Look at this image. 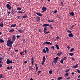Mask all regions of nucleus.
I'll return each instance as SVG.
<instances>
[{"label":"nucleus","instance_id":"f257e3e1","mask_svg":"<svg viewBox=\"0 0 80 80\" xmlns=\"http://www.w3.org/2000/svg\"><path fill=\"white\" fill-rule=\"evenodd\" d=\"M13 43V41H11L8 39L7 42V46H8V47H12Z\"/></svg>","mask_w":80,"mask_h":80},{"label":"nucleus","instance_id":"f03ea898","mask_svg":"<svg viewBox=\"0 0 80 80\" xmlns=\"http://www.w3.org/2000/svg\"><path fill=\"white\" fill-rule=\"evenodd\" d=\"M46 60V58H45V57L44 56L43 57V61L41 63L42 65H44L45 63V60Z\"/></svg>","mask_w":80,"mask_h":80},{"label":"nucleus","instance_id":"7ed1b4c3","mask_svg":"<svg viewBox=\"0 0 80 80\" xmlns=\"http://www.w3.org/2000/svg\"><path fill=\"white\" fill-rule=\"evenodd\" d=\"M58 57H57L56 58L54 59V62L56 64V63H57V61H58Z\"/></svg>","mask_w":80,"mask_h":80},{"label":"nucleus","instance_id":"20e7f679","mask_svg":"<svg viewBox=\"0 0 80 80\" xmlns=\"http://www.w3.org/2000/svg\"><path fill=\"white\" fill-rule=\"evenodd\" d=\"M6 63L7 64H9V63H12V60L10 61L9 59L7 60Z\"/></svg>","mask_w":80,"mask_h":80},{"label":"nucleus","instance_id":"39448f33","mask_svg":"<svg viewBox=\"0 0 80 80\" xmlns=\"http://www.w3.org/2000/svg\"><path fill=\"white\" fill-rule=\"evenodd\" d=\"M34 58L33 57H32L31 58V62L32 63V65H33V62H34V61L33 60H34Z\"/></svg>","mask_w":80,"mask_h":80},{"label":"nucleus","instance_id":"423d86ee","mask_svg":"<svg viewBox=\"0 0 80 80\" xmlns=\"http://www.w3.org/2000/svg\"><path fill=\"white\" fill-rule=\"evenodd\" d=\"M36 20L39 22L40 21V18L39 17H36Z\"/></svg>","mask_w":80,"mask_h":80},{"label":"nucleus","instance_id":"0eeeda50","mask_svg":"<svg viewBox=\"0 0 80 80\" xmlns=\"http://www.w3.org/2000/svg\"><path fill=\"white\" fill-rule=\"evenodd\" d=\"M42 10H43L42 12H44L45 11L47 10V8L44 6L42 7Z\"/></svg>","mask_w":80,"mask_h":80},{"label":"nucleus","instance_id":"6e6552de","mask_svg":"<svg viewBox=\"0 0 80 80\" xmlns=\"http://www.w3.org/2000/svg\"><path fill=\"white\" fill-rule=\"evenodd\" d=\"M68 36L70 37H73V35L72 33H69L68 34Z\"/></svg>","mask_w":80,"mask_h":80},{"label":"nucleus","instance_id":"1a4fd4ad","mask_svg":"<svg viewBox=\"0 0 80 80\" xmlns=\"http://www.w3.org/2000/svg\"><path fill=\"white\" fill-rule=\"evenodd\" d=\"M50 42L46 41L43 43V44H47V45H49Z\"/></svg>","mask_w":80,"mask_h":80},{"label":"nucleus","instance_id":"9d476101","mask_svg":"<svg viewBox=\"0 0 80 80\" xmlns=\"http://www.w3.org/2000/svg\"><path fill=\"white\" fill-rule=\"evenodd\" d=\"M47 28L45 27L44 30V32L45 33L47 32Z\"/></svg>","mask_w":80,"mask_h":80},{"label":"nucleus","instance_id":"9b49d317","mask_svg":"<svg viewBox=\"0 0 80 80\" xmlns=\"http://www.w3.org/2000/svg\"><path fill=\"white\" fill-rule=\"evenodd\" d=\"M14 32V29H11L9 31V33H12Z\"/></svg>","mask_w":80,"mask_h":80},{"label":"nucleus","instance_id":"f8f14e48","mask_svg":"<svg viewBox=\"0 0 80 80\" xmlns=\"http://www.w3.org/2000/svg\"><path fill=\"white\" fill-rule=\"evenodd\" d=\"M11 13L12 14H14V13H15V12H14L13 8L12 9Z\"/></svg>","mask_w":80,"mask_h":80},{"label":"nucleus","instance_id":"ddd939ff","mask_svg":"<svg viewBox=\"0 0 80 80\" xmlns=\"http://www.w3.org/2000/svg\"><path fill=\"white\" fill-rule=\"evenodd\" d=\"M45 49L46 50L47 53H48V52L49 51V49H48V48L47 47H46Z\"/></svg>","mask_w":80,"mask_h":80},{"label":"nucleus","instance_id":"4468645a","mask_svg":"<svg viewBox=\"0 0 80 80\" xmlns=\"http://www.w3.org/2000/svg\"><path fill=\"white\" fill-rule=\"evenodd\" d=\"M55 46L56 47V48L57 50H59V46H58V45L56 44L55 45Z\"/></svg>","mask_w":80,"mask_h":80},{"label":"nucleus","instance_id":"2eb2a0df","mask_svg":"<svg viewBox=\"0 0 80 80\" xmlns=\"http://www.w3.org/2000/svg\"><path fill=\"white\" fill-rule=\"evenodd\" d=\"M63 52H59L58 53V56H60V55H62Z\"/></svg>","mask_w":80,"mask_h":80},{"label":"nucleus","instance_id":"dca6fc26","mask_svg":"<svg viewBox=\"0 0 80 80\" xmlns=\"http://www.w3.org/2000/svg\"><path fill=\"white\" fill-rule=\"evenodd\" d=\"M16 27V24H13L11 26V27Z\"/></svg>","mask_w":80,"mask_h":80},{"label":"nucleus","instance_id":"f3484780","mask_svg":"<svg viewBox=\"0 0 80 80\" xmlns=\"http://www.w3.org/2000/svg\"><path fill=\"white\" fill-rule=\"evenodd\" d=\"M23 18H27V14L26 15H25L23 16H22Z\"/></svg>","mask_w":80,"mask_h":80},{"label":"nucleus","instance_id":"a211bd4d","mask_svg":"<svg viewBox=\"0 0 80 80\" xmlns=\"http://www.w3.org/2000/svg\"><path fill=\"white\" fill-rule=\"evenodd\" d=\"M0 43H4V40L2 39H0Z\"/></svg>","mask_w":80,"mask_h":80},{"label":"nucleus","instance_id":"6ab92c4d","mask_svg":"<svg viewBox=\"0 0 80 80\" xmlns=\"http://www.w3.org/2000/svg\"><path fill=\"white\" fill-rule=\"evenodd\" d=\"M36 14H37V15L40 16V17H42V14L41 13H36Z\"/></svg>","mask_w":80,"mask_h":80},{"label":"nucleus","instance_id":"aec40b11","mask_svg":"<svg viewBox=\"0 0 80 80\" xmlns=\"http://www.w3.org/2000/svg\"><path fill=\"white\" fill-rule=\"evenodd\" d=\"M3 74H1L0 75V78H3Z\"/></svg>","mask_w":80,"mask_h":80},{"label":"nucleus","instance_id":"412c9836","mask_svg":"<svg viewBox=\"0 0 80 80\" xmlns=\"http://www.w3.org/2000/svg\"><path fill=\"white\" fill-rule=\"evenodd\" d=\"M12 40H13V41H15V35L13 36Z\"/></svg>","mask_w":80,"mask_h":80},{"label":"nucleus","instance_id":"4be33fe9","mask_svg":"<svg viewBox=\"0 0 80 80\" xmlns=\"http://www.w3.org/2000/svg\"><path fill=\"white\" fill-rule=\"evenodd\" d=\"M18 32H20V33H23L24 32V31L21 30L20 29L18 30Z\"/></svg>","mask_w":80,"mask_h":80},{"label":"nucleus","instance_id":"5701e85b","mask_svg":"<svg viewBox=\"0 0 80 80\" xmlns=\"http://www.w3.org/2000/svg\"><path fill=\"white\" fill-rule=\"evenodd\" d=\"M69 14L70 15H72V16H74V15H75V14H74V13H73L72 12L70 13Z\"/></svg>","mask_w":80,"mask_h":80},{"label":"nucleus","instance_id":"b1692460","mask_svg":"<svg viewBox=\"0 0 80 80\" xmlns=\"http://www.w3.org/2000/svg\"><path fill=\"white\" fill-rule=\"evenodd\" d=\"M0 27H3V23H1L0 24Z\"/></svg>","mask_w":80,"mask_h":80},{"label":"nucleus","instance_id":"393cba45","mask_svg":"<svg viewBox=\"0 0 80 80\" xmlns=\"http://www.w3.org/2000/svg\"><path fill=\"white\" fill-rule=\"evenodd\" d=\"M43 26H44V27H47V26H49V25L48 24H43Z\"/></svg>","mask_w":80,"mask_h":80},{"label":"nucleus","instance_id":"a878e982","mask_svg":"<svg viewBox=\"0 0 80 80\" xmlns=\"http://www.w3.org/2000/svg\"><path fill=\"white\" fill-rule=\"evenodd\" d=\"M78 65L77 64H76L74 66V68H78Z\"/></svg>","mask_w":80,"mask_h":80},{"label":"nucleus","instance_id":"bb28decb","mask_svg":"<svg viewBox=\"0 0 80 80\" xmlns=\"http://www.w3.org/2000/svg\"><path fill=\"white\" fill-rule=\"evenodd\" d=\"M69 55H70V56H73V53H68Z\"/></svg>","mask_w":80,"mask_h":80},{"label":"nucleus","instance_id":"cd10ccee","mask_svg":"<svg viewBox=\"0 0 80 80\" xmlns=\"http://www.w3.org/2000/svg\"><path fill=\"white\" fill-rule=\"evenodd\" d=\"M22 10V8H18L17 9V10Z\"/></svg>","mask_w":80,"mask_h":80},{"label":"nucleus","instance_id":"c85d7f7f","mask_svg":"<svg viewBox=\"0 0 80 80\" xmlns=\"http://www.w3.org/2000/svg\"><path fill=\"white\" fill-rule=\"evenodd\" d=\"M18 13H22V14L24 13V12H22L21 11H18Z\"/></svg>","mask_w":80,"mask_h":80},{"label":"nucleus","instance_id":"c756f323","mask_svg":"<svg viewBox=\"0 0 80 80\" xmlns=\"http://www.w3.org/2000/svg\"><path fill=\"white\" fill-rule=\"evenodd\" d=\"M48 21L50 22H52V23H53V22H55V21L53 20H52V21L49 20Z\"/></svg>","mask_w":80,"mask_h":80},{"label":"nucleus","instance_id":"7c9ffc66","mask_svg":"<svg viewBox=\"0 0 80 80\" xmlns=\"http://www.w3.org/2000/svg\"><path fill=\"white\" fill-rule=\"evenodd\" d=\"M73 50H74V49L73 48H72L71 49L70 52H73Z\"/></svg>","mask_w":80,"mask_h":80},{"label":"nucleus","instance_id":"2f4dec72","mask_svg":"<svg viewBox=\"0 0 80 80\" xmlns=\"http://www.w3.org/2000/svg\"><path fill=\"white\" fill-rule=\"evenodd\" d=\"M59 39H60V38L58 37V36H57L56 37V40H58Z\"/></svg>","mask_w":80,"mask_h":80},{"label":"nucleus","instance_id":"473e14b6","mask_svg":"<svg viewBox=\"0 0 80 80\" xmlns=\"http://www.w3.org/2000/svg\"><path fill=\"white\" fill-rule=\"evenodd\" d=\"M10 6V5H9V4H8L6 5V7L7 8H8Z\"/></svg>","mask_w":80,"mask_h":80},{"label":"nucleus","instance_id":"72a5a7b5","mask_svg":"<svg viewBox=\"0 0 80 80\" xmlns=\"http://www.w3.org/2000/svg\"><path fill=\"white\" fill-rule=\"evenodd\" d=\"M49 74H50V75H51L52 73V71L51 70H50L49 71Z\"/></svg>","mask_w":80,"mask_h":80},{"label":"nucleus","instance_id":"f704fd0d","mask_svg":"<svg viewBox=\"0 0 80 80\" xmlns=\"http://www.w3.org/2000/svg\"><path fill=\"white\" fill-rule=\"evenodd\" d=\"M62 77H60L58 78V79L59 80H60L61 79H62Z\"/></svg>","mask_w":80,"mask_h":80},{"label":"nucleus","instance_id":"c9c22d12","mask_svg":"<svg viewBox=\"0 0 80 80\" xmlns=\"http://www.w3.org/2000/svg\"><path fill=\"white\" fill-rule=\"evenodd\" d=\"M57 12V11L56 10H54V11L53 12V13H56Z\"/></svg>","mask_w":80,"mask_h":80},{"label":"nucleus","instance_id":"e433bc0d","mask_svg":"<svg viewBox=\"0 0 80 80\" xmlns=\"http://www.w3.org/2000/svg\"><path fill=\"white\" fill-rule=\"evenodd\" d=\"M20 37V36L17 35L16 36V37H17V38H19V37Z\"/></svg>","mask_w":80,"mask_h":80},{"label":"nucleus","instance_id":"4c0bfd02","mask_svg":"<svg viewBox=\"0 0 80 80\" xmlns=\"http://www.w3.org/2000/svg\"><path fill=\"white\" fill-rule=\"evenodd\" d=\"M60 62H61V63H63V60H61L60 61Z\"/></svg>","mask_w":80,"mask_h":80},{"label":"nucleus","instance_id":"58836bf2","mask_svg":"<svg viewBox=\"0 0 80 80\" xmlns=\"http://www.w3.org/2000/svg\"><path fill=\"white\" fill-rule=\"evenodd\" d=\"M75 27L74 25H72L71 27V28H73Z\"/></svg>","mask_w":80,"mask_h":80},{"label":"nucleus","instance_id":"ea45409f","mask_svg":"<svg viewBox=\"0 0 80 80\" xmlns=\"http://www.w3.org/2000/svg\"><path fill=\"white\" fill-rule=\"evenodd\" d=\"M23 52H22L20 53V55H23Z\"/></svg>","mask_w":80,"mask_h":80},{"label":"nucleus","instance_id":"a19ab883","mask_svg":"<svg viewBox=\"0 0 80 80\" xmlns=\"http://www.w3.org/2000/svg\"><path fill=\"white\" fill-rule=\"evenodd\" d=\"M8 9H9V10H11V9H12V7L10 6L8 8Z\"/></svg>","mask_w":80,"mask_h":80},{"label":"nucleus","instance_id":"79ce46f5","mask_svg":"<svg viewBox=\"0 0 80 80\" xmlns=\"http://www.w3.org/2000/svg\"><path fill=\"white\" fill-rule=\"evenodd\" d=\"M43 52L44 53H46V50H45V49H43Z\"/></svg>","mask_w":80,"mask_h":80},{"label":"nucleus","instance_id":"37998d69","mask_svg":"<svg viewBox=\"0 0 80 80\" xmlns=\"http://www.w3.org/2000/svg\"><path fill=\"white\" fill-rule=\"evenodd\" d=\"M24 52L25 53H27V52H28V51L27 50H25L24 51Z\"/></svg>","mask_w":80,"mask_h":80},{"label":"nucleus","instance_id":"c03bdc74","mask_svg":"<svg viewBox=\"0 0 80 80\" xmlns=\"http://www.w3.org/2000/svg\"><path fill=\"white\" fill-rule=\"evenodd\" d=\"M63 1H62L61 3V4L62 5V7L63 6Z\"/></svg>","mask_w":80,"mask_h":80},{"label":"nucleus","instance_id":"a18cd8bd","mask_svg":"<svg viewBox=\"0 0 80 80\" xmlns=\"http://www.w3.org/2000/svg\"><path fill=\"white\" fill-rule=\"evenodd\" d=\"M11 13V12H10L9 11L8 12V15H10V14Z\"/></svg>","mask_w":80,"mask_h":80},{"label":"nucleus","instance_id":"49530a36","mask_svg":"<svg viewBox=\"0 0 80 80\" xmlns=\"http://www.w3.org/2000/svg\"><path fill=\"white\" fill-rule=\"evenodd\" d=\"M50 33V32L49 31H48V32H46L45 33L46 34H48V33Z\"/></svg>","mask_w":80,"mask_h":80},{"label":"nucleus","instance_id":"de8ad7c7","mask_svg":"<svg viewBox=\"0 0 80 80\" xmlns=\"http://www.w3.org/2000/svg\"><path fill=\"white\" fill-rule=\"evenodd\" d=\"M14 50L16 52H18V50L15 49Z\"/></svg>","mask_w":80,"mask_h":80},{"label":"nucleus","instance_id":"09e8293b","mask_svg":"<svg viewBox=\"0 0 80 80\" xmlns=\"http://www.w3.org/2000/svg\"><path fill=\"white\" fill-rule=\"evenodd\" d=\"M77 71H78V73H80V70H78V69H77Z\"/></svg>","mask_w":80,"mask_h":80},{"label":"nucleus","instance_id":"8fccbe9b","mask_svg":"<svg viewBox=\"0 0 80 80\" xmlns=\"http://www.w3.org/2000/svg\"><path fill=\"white\" fill-rule=\"evenodd\" d=\"M67 32H68V33H71V31H69V30H67Z\"/></svg>","mask_w":80,"mask_h":80},{"label":"nucleus","instance_id":"3c124183","mask_svg":"<svg viewBox=\"0 0 80 80\" xmlns=\"http://www.w3.org/2000/svg\"><path fill=\"white\" fill-rule=\"evenodd\" d=\"M70 77H68L66 78V80H70Z\"/></svg>","mask_w":80,"mask_h":80},{"label":"nucleus","instance_id":"603ef678","mask_svg":"<svg viewBox=\"0 0 80 80\" xmlns=\"http://www.w3.org/2000/svg\"><path fill=\"white\" fill-rule=\"evenodd\" d=\"M51 48H52V49H53V50H54V46H52L51 47Z\"/></svg>","mask_w":80,"mask_h":80},{"label":"nucleus","instance_id":"864d4df0","mask_svg":"<svg viewBox=\"0 0 80 80\" xmlns=\"http://www.w3.org/2000/svg\"><path fill=\"white\" fill-rule=\"evenodd\" d=\"M68 75V73H67H67L65 74V76H67Z\"/></svg>","mask_w":80,"mask_h":80},{"label":"nucleus","instance_id":"5fc2aeb1","mask_svg":"<svg viewBox=\"0 0 80 80\" xmlns=\"http://www.w3.org/2000/svg\"><path fill=\"white\" fill-rule=\"evenodd\" d=\"M2 60V57L0 56V60Z\"/></svg>","mask_w":80,"mask_h":80},{"label":"nucleus","instance_id":"6e6d98bb","mask_svg":"<svg viewBox=\"0 0 80 80\" xmlns=\"http://www.w3.org/2000/svg\"><path fill=\"white\" fill-rule=\"evenodd\" d=\"M40 72H41V71H38V74H40Z\"/></svg>","mask_w":80,"mask_h":80},{"label":"nucleus","instance_id":"4d7b16f0","mask_svg":"<svg viewBox=\"0 0 80 80\" xmlns=\"http://www.w3.org/2000/svg\"><path fill=\"white\" fill-rule=\"evenodd\" d=\"M38 67H36V71H37L38 70Z\"/></svg>","mask_w":80,"mask_h":80},{"label":"nucleus","instance_id":"13d9d810","mask_svg":"<svg viewBox=\"0 0 80 80\" xmlns=\"http://www.w3.org/2000/svg\"><path fill=\"white\" fill-rule=\"evenodd\" d=\"M68 49H70V46H68Z\"/></svg>","mask_w":80,"mask_h":80},{"label":"nucleus","instance_id":"bf43d9fd","mask_svg":"<svg viewBox=\"0 0 80 80\" xmlns=\"http://www.w3.org/2000/svg\"><path fill=\"white\" fill-rule=\"evenodd\" d=\"M7 68H8V69H10V68L9 67H7Z\"/></svg>","mask_w":80,"mask_h":80},{"label":"nucleus","instance_id":"052dcab7","mask_svg":"<svg viewBox=\"0 0 80 80\" xmlns=\"http://www.w3.org/2000/svg\"><path fill=\"white\" fill-rule=\"evenodd\" d=\"M18 18H20V16H18L17 17Z\"/></svg>","mask_w":80,"mask_h":80},{"label":"nucleus","instance_id":"680f3d73","mask_svg":"<svg viewBox=\"0 0 80 80\" xmlns=\"http://www.w3.org/2000/svg\"><path fill=\"white\" fill-rule=\"evenodd\" d=\"M71 74L72 75H74V74H75V73L73 72H72V73Z\"/></svg>","mask_w":80,"mask_h":80},{"label":"nucleus","instance_id":"e2e57ef3","mask_svg":"<svg viewBox=\"0 0 80 80\" xmlns=\"http://www.w3.org/2000/svg\"><path fill=\"white\" fill-rule=\"evenodd\" d=\"M65 58H66V57H64L63 58V60H65L66 59Z\"/></svg>","mask_w":80,"mask_h":80},{"label":"nucleus","instance_id":"0e129e2a","mask_svg":"<svg viewBox=\"0 0 80 80\" xmlns=\"http://www.w3.org/2000/svg\"><path fill=\"white\" fill-rule=\"evenodd\" d=\"M27 61H25L24 62V63H26Z\"/></svg>","mask_w":80,"mask_h":80},{"label":"nucleus","instance_id":"69168bd1","mask_svg":"<svg viewBox=\"0 0 80 80\" xmlns=\"http://www.w3.org/2000/svg\"><path fill=\"white\" fill-rule=\"evenodd\" d=\"M72 68H74V66H72Z\"/></svg>","mask_w":80,"mask_h":80},{"label":"nucleus","instance_id":"338daca9","mask_svg":"<svg viewBox=\"0 0 80 80\" xmlns=\"http://www.w3.org/2000/svg\"><path fill=\"white\" fill-rule=\"evenodd\" d=\"M10 69L11 68H12V66H11L10 67Z\"/></svg>","mask_w":80,"mask_h":80},{"label":"nucleus","instance_id":"774afa93","mask_svg":"<svg viewBox=\"0 0 80 80\" xmlns=\"http://www.w3.org/2000/svg\"><path fill=\"white\" fill-rule=\"evenodd\" d=\"M2 64H0V67H2Z\"/></svg>","mask_w":80,"mask_h":80}]
</instances>
